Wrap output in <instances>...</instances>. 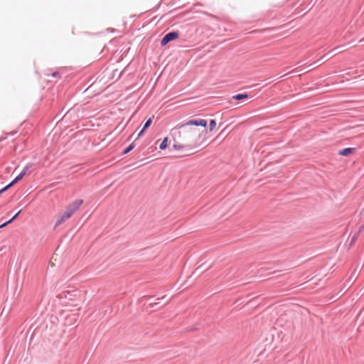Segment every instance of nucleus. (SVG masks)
Wrapping results in <instances>:
<instances>
[{"label":"nucleus","mask_w":364,"mask_h":364,"mask_svg":"<svg viewBox=\"0 0 364 364\" xmlns=\"http://www.w3.org/2000/svg\"><path fill=\"white\" fill-rule=\"evenodd\" d=\"M208 122L203 119H191L182 124H178L174 129L178 130L173 134V147L176 150L183 149L184 148L195 147L199 144V139L203 132L199 129L192 128V126H200L206 128ZM204 132H205L204 131Z\"/></svg>","instance_id":"nucleus-1"},{"label":"nucleus","mask_w":364,"mask_h":364,"mask_svg":"<svg viewBox=\"0 0 364 364\" xmlns=\"http://www.w3.org/2000/svg\"><path fill=\"white\" fill-rule=\"evenodd\" d=\"M83 203V200L81 199L76 200L70 203L67 208L65 212L60 215L55 222V226L58 227L62 223H65L80 208Z\"/></svg>","instance_id":"nucleus-2"},{"label":"nucleus","mask_w":364,"mask_h":364,"mask_svg":"<svg viewBox=\"0 0 364 364\" xmlns=\"http://www.w3.org/2000/svg\"><path fill=\"white\" fill-rule=\"evenodd\" d=\"M178 38V33L176 32H171L167 33L161 40V46L166 45L168 42L176 40Z\"/></svg>","instance_id":"nucleus-3"},{"label":"nucleus","mask_w":364,"mask_h":364,"mask_svg":"<svg viewBox=\"0 0 364 364\" xmlns=\"http://www.w3.org/2000/svg\"><path fill=\"white\" fill-rule=\"evenodd\" d=\"M26 173V170L23 171L18 176H17L11 183H9L8 186H6V187H4L1 190H0V194L3 193L4 191H6L7 189H9L10 187H11L13 185H14L15 183L18 182L20 180H21L22 178L25 176Z\"/></svg>","instance_id":"nucleus-4"},{"label":"nucleus","mask_w":364,"mask_h":364,"mask_svg":"<svg viewBox=\"0 0 364 364\" xmlns=\"http://www.w3.org/2000/svg\"><path fill=\"white\" fill-rule=\"evenodd\" d=\"M354 151H355L354 148H346L342 150H340L338 151V154L340 156H347L352 154L354 152Z\"/></svg>","instance_id":"nucleus-5"},{"label":"nucleus","mask_w":364,"mask_h":364,"mask_svg":"<svg viewBox=\"0 0 364 364\" xmlns=\"http://www.w3.org/2000/svg\"><path fill=\"white\" fill-rule=\"evenodd\" d=\"M247 98H248L247 94H237L232 97V99L237 100H245V99H247Z\"/></svg>","instance_id":"nucleus-6"},{"label":"nucleus","mask_w":364,"mask_h":364,"mask_svg":"<svg viewBox=\"0 0 364 364\" xmlns=\"http://www.w3.org/2000/svg\"><path fill=\"white\" fill-rule=\"evenodd\" d=\"M151 119L150 118L146 121L143 129L139 133V134H138L139 136H140L143 134V132L151 125Z\"/></svg>","instance_id":"nucleus-7"},{"label":"nucleus","mask_w":364,"mask_h":364,"mask_svg":"<svg viewBox=\"0 0 364 364\" xmlns=\"http://www.w3.org/2000/svg\"><path fill=\"white\" fill-rule=\"evenodd\" d=\"M168 137H165L164 139V140L162 141V142L160 144L159 149H161V150H164L166 148H167V146H168Z\"/></svg>","instance_id":"nucleus-8"},{"label":"nucleus","mask_w":364,"mask_h":364,"mask_svg":"<svg viewBox=\"0 0 364 364\" xmlns=\"http://www.w3.org/2000/svg\"><path fill=\"white\" fill-rule=\"evenodd\" d=\"M20 213H21V210H19L16 215H14V217L11 219H10L9 221L1 225L0 228H4L6 225H7L8 224L11 223L14 220H15L17 218V216L19 215Z\"/></svg>","instance_id":"nucleus-9"},{"label":"nucleus","mask_w":364,"mask_h":364,"mask_svg":"<svg viewBox=\"0 0 364 364\" xmlns=\"http://www.w3.org/2000/svg\"><path fill=\"white\" fill-rule=\"evenodd\" d=\"M216 126V122L215 119H211L210 121V131H213Z\"/></svg>","instance_id":"nucleus-10"},{"label":"nucleus","mask_w":364,"mask_h":364,"mask_svg":"<svg viewBox=\"0 0 364 364\" xmlns=\"http://www.w3.org/2000/svg\"><path fill=\"white\" fill-rule=\"evenodd\" d=\"M134 148L133 144H130L123 152L124 154H128Z\"/></svg>","instance_id":"nucleus-11"}]
</instances>
